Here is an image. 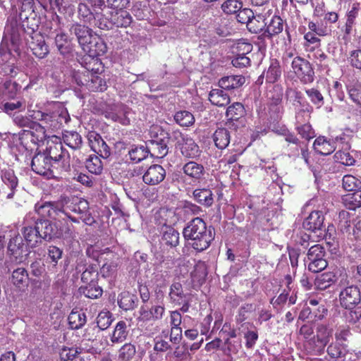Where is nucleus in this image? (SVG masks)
Returning <instances> with one entry per match:
<instances>
[{
	"label": "nucleus",
	"instance_id": "obj_1",
	"mask_svg": "<svg viewBox=\"0 0 361 361\" xmlns=\"http://www.w3.org/2000/svg\"><path fill=\"white\" fill-rule=\"evenodd\" d=\"M183 235L188 244L195 250L202 252L207 249L214 240L211 229L201 218L192 219L184 228Z\"/></svg>",
	"mask_w": 361,
	"mask_h": 361
},
{
	"label": "nucleus",
	"instance_id": "obj_2",
	"mask_svg": "<svg viewBox=\"0 0 361 361\" xmlns=\"http://www.w3.org/2000/svg\"><path fill=\"white\" fill-rule=\"evenodd\" d=\"M37 115L40 116L38 119L41 123L51 130L59 129L70 120L67 109L59 103L54 104L49 111L38 112Z\"/></svg>",
	"mask_w": 361,
	"mask_h": 361
},
{
	"label": "nucleus",
	"instance_id": "obj_3",
	"mask_svg": "<svg viewBox=\"0 0 361 361\" xmlns=\"http://www.w3.org/2000/svg\"><path fill=\"white\" fill-rule=\"evenodd\" d=\"M267 14H269L268 10H264L262 13L253 16L251 10L245 8L238 14V20L242 23H246L251 32L259 33L265 28Z\"/></svg>",
	"mask_w": 361,
	"mask_h": 361
},
{
	"label": "nucleus",
	"instance_id": "obj_4",
	"mask_svg": "<svg viewBox=\"0 0 361 361\" xmlns=\"http://www.w3.org/2000/svg\"><path fill=\"white\" fill-rule=\"evenodd\" d=\"M44 154L49 157L51 161H53V164L56 166L58 169L64 171H67L69 169V157L67 153L63 152V146L61 142H48V146Z\"/></svg>",
	"mask_w": 361,
	"mask_h": 361
},
{
	"label": "nucleus",
	"instance_id": "obj_5",
	"mask_svg": "<svg viewBox=\"0 0 361 361\" xmlns=\"http://www.w3.org/2000/svg\"><path fill=\"white\" fill-rule=\"evenodd\" d=\"M291 68L302 83L307 84L313 82L314 72L307 60L300 56L295 57L291 63Z\"/></svg>",
	"mask_w": 361,
	"mask_h": 361
},
{
	"label": "nucleus",
	"instance_id": "obj_6",
	"mask_svg": "<svg viewBox=\"0 0 361 361\" xmlns=\"http://www.w3.org/2000/svg\"><path fill=\"white\" fill-rule=\"evenodd\" d=\"M8 243V252L17 261L22 262L27 254V248L23 239L17 231L11 232Z\"/></svg>",
	"mask_w": 361,
	"mask_h": 361
},
{
	"label": "nucleus",
	"instance_id": "obj_7",
	"mask_svg": "<svg viewBox=\"0 0 361 361\" xmlns=\"http://www.w3.org/2000/svg\"><path fill=\"white\" fill-rule=\"evenodd\" d=\"M32 169L36 173L51 178L54 176L53 169H58L51 163L46 154L38 153L34 156L31 164Z\"/></svg>",
	"mask_w": 361,
	"mask_h": 361
},
{
	"label": "nucleus",
	"instance_id": "obj_8",
	"mask_svg": "<svg viewBox=\"0 0 361 361\" xmlns=\"http://www.w3.org/2000/svg\"><path fill=\"white\" fill-rule=\"evenodd\" d=\"M59 204L60 212L64 215H68L70 212L80 215L86 214L89 209L88 202L84 199L63 198L59 201Z\"/></svg>",
	"mask_w": 361,
	"mask_h": 361
},
{
	"label": "nucleus",
	"instance_id": "obj_9",
	"mask_svg": "<svg viewBox=\"0 0 361 361\" xmlns=\"http://www.w3.org/2000/svg\"><path fill=\"white\" fill-rule=\"evenodd\" d=\"M361 301V294L357 286L350 285L339 293V302L342 307L354 308Z\"/></svg>",
	"mask_w": 361,
	"mask_h": 361
},
{
	"label": "nucleus",
	"instance_id": "obj_10",
	"mask_svg": "<svg viewBox=\"0 0 361 361\" xmlns=\"http://www.w3.org/2000/svg\"><path fill=\"white\" fill-rule=\"evenodd\" d=\"M130 114L129 109L123 104H115L109 106L104 112L106 118L111 119L124 126L130 124Z\"/></svg>",
	"mask_w": 361,
	"mask_h": 361
},
{
	"label": "nucleus",
	"instance_id": "obj_11",
	"mask_svg": "<svg viewBox=\"0 0 361 361\" xmlns=\"http://www.w3.org/2000/svg\"><path fill=\"white\" fill-rule=\"evenodd\" d=\"M267 20L265 21V28L262 35L271 38L273 36L281 33L283 30V21L279 16L273 13L271 9H268Z\"/></svg>",
	"mask_w": 361,
	"mask_h": 361
},
{
	"label": "nucleus",
	"instance_id": "obj_12",
	"mask_svg": "<svg viewBox=\"0 0 361 361\" xmlns=\"http://www.w3.org/2000/svg\"><path fill=\"white\" fill-rule=\"evenodd\" d=\"M36 224L39 229V236L42 240H50L53 238H59L58 226L60 222H51L47 219H37Z\"/></svg>",
	"mask_w": 361,
	"mask_h": 361
},
{
	"label": "nucleus",
	"instance_id": "obj_13",
	"mask_svg": "<svg viewBox=\"0 0 361 361\" xmlns=\"http://www.w3.org/2000/svg\"><path fill=\"white\" fill-rule=\"evenodd\" d=\"M1 179L4 184V194L6 199L13 200L16 193L18 180L14 172L11 169L2 171Z\"/></svg>",
	"mask_w": 361,
	"mask_h": 361
},
{
	"label": "nucleus",
	"instance_id": "obj_14",
	"mask_svg": "<svg viewBox=\"0 0 361 361\" xmlns=\"http://www.w3.org/2000/svg\"><path fill=\"white\" fill-rule=\"evenodd\" d=\"M165 176V169L160 165L154 164L149 167L142 178L146 184L155 185L162 182Z\"/></svg>",
	"mask_w": 361,
	"mask_h": 361
},
{
	"label": "nucleus",
	"instance_id": "obj_15",
	"mask_svg": "<svg viewBox=\"0 0 361 361\" xmlns=\"http://www.w3.org/2000/svg\"><path fill=\"white\" fill-rule=\"evenodd\" d=\"M35 212L42 218H55L60 212L59 201L37 202L35 206Z\"/></svg>",
	"mask_w": 361,
	"mask_h": 361
},
{
	"label": "nucleus",
	"instance_id": "obj_16",
	"mask_svg": "<svg viewBox=\"0 0 361 361\" xmlns=\"http://www.w3.org/2000/svg\"><path fill=\"white\" fill-rule=\"evenodd\" d=\"M89 142L91 149L102 158H107L110 155V149L102 137L97 133L89 135Z\"/></svg>",
	"mask_w": 361,
	"mask_h": 361
},
{
	"label": "nucleus",
	"instance_id": "obj_17",
	"mask_svg": "<svg viewBox=\"0 0 361 361\" xmlns=\"http://www.w3.org/2000/svg\"><path fill=\"white\" fill-rule=\"evenodd\" d=\"M21 233L28 246L35 247L42 243V240L39 236L36 221L34 226L25 225L21 229Z\"/></svg>",
	"mask_w": 361,
	"mask_h": 361
},
{
	"label": "nucleus",
	"instance_id": "obj_18",
	"mask_svg": "<svg viewBox=\"0 0 361 361\" xmlns=\"http://www.w3.org/2000/svg\"><path fill=\"white\" fill-rule=\"evenodd\" d=\"M324 216L322 212L314 211L311 212L303 222L305 229L316 231L322 229L324 226Z\"/></svg>",
	"mask_w": 361,
	"mask_h": 361
},
{
	"label": "nucleus",
	"instance_id": "obj_19",
	"mask_svg": "<svg viewBox=\"0 0 361 361\" xmlns=\"http://www.w3.org/2000/svg\"><path fill=\"white\" fill-rule=\"evenodd\" d=\"M98 37L93 35L91 31L88 35L83 36V37L78 41V43L85 53L88 54L90 56H94L99 54V52L97 51L96 49L98 44Z\"/></svg>",
	"mask_w": 361,
	"mask_h": 361
},
{
	"label": "nucleus",
	"instance_id": "obj_20",
	"mask_svg": "<svg viewBox=\"0 0 361 361\" xmlns=\"http://www.w3.org/2000/svg\"><path fill=\"white\" fill-rule=\"evenodd\" d=\"M183 173L193 180H200L204 175V166L195 161H189L183 167Z\"/></svg>",
	"mask_w": 361,
	"mask_h": 361
},
{
	"label": "nucleus",
	"instance_id": "obj_21",
	"mask_svg": "<svg viewBox=\"0 0 361 361\" xmlns=\"http://www.w3.org/2000/svg\"><path fill=\"white\" fill-rule=\"evenodd\" d=\"M180 150L182 154L188 158H196L200 156V150L195 141L188 137L182 136Z\"/></svg>",
	"mask_w": 361,
	"mask_h": 361
},
{
	"label": "nucleus",
	"instance_id": "obj_22",
	"mask_svg": "<svg viewBox=\"0 0 361 361\" xmlns=\"http://www.w3.org/2000/svg\"><path fill=\"white\" fill-rule=\"evenodd\" d=\"M147 143L148 151L152 156L162 158L167 154L168 148L165 140H163V137L158 140H148Z\"/></svg>",
	"mask_w": 361,
	"mask_h": 361
},
{
	"label": "nucleus",
	"instance_id": "obj_23",
	"mask_svg": "<svg viewBox=\"0 0 361 361\" xmlns=\"http://www.w3.org/2000/svg\"><path fill=\"white\" fill-rule=\"evenodd\" d=\"M20 87L14 81L6 80L0 86V97L5 99H13L16 98Z\"/></svg>",
	"mask_w": 361,
	"mask_h": 361
},
{
	"label": "nucleus",
	"instance_id": "obj_24",
	"mask_svg": "<svg viewBox=\"0 0 361 361\" xmlns=\"http://www.w3.org/2000/svg\"><path fill=\"white\" fill-rule=\"evenodd\" d=\"M313 147L314 150L322 155H329L336 149L335 142L326 140L323 137L317 138Z\"/></svg>",
	"mask_w": 361,
	"mask_h": 361
},
{
	"label": "nucleus",
	"instance_id": "obj_25",
	"mask_svg": "<svg viewBox=\"0 0 361 361\" xmlns=\"http://www.w3.org/2000/svg\"><path fill=\"white\" fill-rule=\"evenodd\" d=\"M245 82V78L243 76L230 75L222 78L219 81V85L222 89L231 90L240 87Z\"/></svg>",
	"mask_w": 361,
	"mask_h": 361
},
{
	"label": "nucleus",
	"instance_id": "obj_26",
	"mask_svg": "<svg viewBox=\"0 0 361 361\" xmlns=\"http://www.w3.org/2000/svg\"><path fill=\"white\" fill-rule=\"evenodd\" d=\"M337 273L329 271L322 274L315 279V286L318 289L324 290L337 281Z\"/></svg>",
	"mask_w": 361,
	"mask_h": 361
},
{
	"label": "nucleus",
	"instance_id": "obj_27",
	"mask_svg": "<svg viewBox=\"0 0 361 361\" xmlns=\"http://www.w3.org/2000/svg\"><path fill=\"white\" fill-rule=\"evenodd\" d=\"M111 20L116 27H127L132 23V17L125 10L116 11L111 14Z\"/></svg>",
	"mask_w": 361,
	"mask_h": 361
},
{
	"label": "nucleus",
	"instance_id": "obj_28",
	"mask_svg": "<svg viewBox=\"0 0 361 361\" xmlns=\"http://www.w3.org/2000/svg\"><path fill=\"white\" fill-rule=\"evenodd\" d=\"M193 197L198 203L207 207H210L214 202L212 192L207 188L195 190Z\"/></svg>",
	"mask_w": 361,
	"mask_h": 361
},
{
	"label": "nucleus",
	"instance_id": "obj_29",
	"mask_svg": "<svg viewBox=\"0 0 361 361\" xmlns=\"http://www.w3.org/2000/svg\"><path fill=\"white\" fill-rule=\"evenodd\" d=\"M161 241L164 245L171 247H176L179 243V233L171 227H166L163 231Z\"/></svg>",
	"mask_w": 361,
	"mask_h": 361
},
{
	"label": "nucleus",
	"instance_id": "obj_30",
	"mask_svg": "<svg viewBox=\"0 0 361 361\" xmlns=\"http://www.w3.org/2000/svg\"><path fill=\"white\" fill-rule=\"evenodd\" d=\"M209 99L212 104L219 106H224L230 103L229 96L222 90L219 89L211 90L209 94Z\"/></svg>",
	"mask_w": 361,
	"mask_h": 361
},
{
	"label": "nucleus",
	"instance_id": "obj_31",
	"mask_svg": "<svg viewBox=\"0 0 361 361\" xmlns=\"http://www.w3.org/2000/svg\"><path fill=\"white\" fill-rule=\"evenodd\" d=\"M169 296L178 305L188 301L187 295L183 293L182 285L178 282H174L171 286Z\"/></svg>",
	"mask_w": 361,
	"mask_h": 361
},
{
	"label": "nucleus",
	"instance_id": "obj_32",
	"mask_svg": "<svg viewBox=\"0 0 361 361\" xmlns=\"http://www.w3.org/2000/svg\"><path fill=\"white\" fill-rule=\"evenodd\" d=\"M12 283L20 289L25 288L28 284V274L24 268H18L13 271Z\"/></svg>",
	"mask_w": 361,
	"mask_h": 361
},
{
	"label": "nucleus",
	"instance_id": "obj_33",
	"mask_svg": "<svg viewBox=\"0 0 361 361\" xmlns=\"http://www.w3.org/2000/svg\"><path fill=\"white\" fill-rule=\"evenodd\" d=\"M214 141L219 149H225L230 143V133L226 128H219L214 133Z\"/></svg>",
	"mask_w": 361,
	"mask_h": 361
},
{
	"label": "nucleus",
	"instance_id": "obj_34",
	"mask_svg": "<svg viewBox=\"0 0 361 361\" xmlns=\"http://www.w3.org/2000/svg\"><path fill=\"white\" fill-rule=\"evenodd\" d=\"M63 140L66 145L73 149L80 148L82 143V137L75 131H66Z\"/></svg>",
	"mask_w": 361,
	"mask_h": 361
},
{
	"label": "nucleus",
	"instance_id": "obj_35",
	"mask_svg": "<svg viewBox=\"0 0 361 361\" xmlns=\"http://www.w3.org/2000/svg\"><path fill=\"white\" fill-rule=\"evenodd\" d=\"M332 336V330L325 325H319L317 329L316 338L319 348H324Z\"/></svg>",
	"mask_w": 361,
	"mask_h": 361
},
{
	"label": "nucleus",
	"instance_id": "obj_36",
	"mask_svg": "<svg viewBox=\"0 0 361 361\" xmlns=\"http://www.w3.org/2000/svg\"><path fill=\"white\" fill-rule=\"evenodd\" d=\"M153 319L152 312L149 310H147L144 307H141L140 310V316L137 317L138 324L141 327L146 326V331L152 334H154L153 324H149V322Z\"/></svg>",
	"mask_w": 361,
	"mask_h": 361
},
{
	"label": "nucleus",
	"instance_id": "obj_37",
	"mask_svg": "<svg viewBox=\"0 0 361 361\" xmlns=\"http://www.w3.org/2000/svg\"><path fill=\"white\" fill-rule=\"evenodd\" d=\"M176 122L183 127H189L194 124L195 119L193 114L188 111H179L174 115Z\"/></svg>",
	"mask_w": 361,
	"mask_h": 361
},
{
	"label": "nucleus",
	"instance_id": "obj_38",
	"mask_svg": "<svg viewBox=\"0 0 361 361\" xmlns=\"http://www.w3.org/2000/svg\"><path fill=\"white\" fill-rule=\"evenodd\" d=\"M281 73L279 63L276 60H272L264 75L267 82L274 83L280 78Z\"/></svg>",
	"mask_w": 361,
	"mask_h": 361
},
{
	"label": "nucleus",
	"instance_id": "obj_39",
	"mask_svg": "<svg viewBox=\"0 0 361 361\" xmlns=\"http://www.w3.org/2000/svg\"><path fill=\"white\" fill-rule=\"evenodd\" d=\"M128 335L127 325L124 321L117 323L112 333L111 341L113 343H121L126 340Z\"/></svg>",
	"mask_w": 361,
	"mask_h": 361
},
{
	"label": "nucleus",
	"instance_id": "obj_40",
	"mask_svg": "<svg viewBox=\"0 0 361 361\" xmlns=\"http://www.w3.org/2000/svg\"><path fill=\"white\" fill-rule=\"evenodd\" d=\"M55 44L59 51L63 55H66L71 51L72 47L71 42L68 40L67 35L64 33L56 35Z\"/></svg>",
	"mask_w": 361,
	"mask_h": 361
},
{
	"label": "nucleus",
	"instance_id": "obj_41",
	"mask_svg": "<svg viewBox=\"0 0 361 361\" xmlns=\"http://www.w3.org/2000/svg\"><path fill=\"white\" fill-rule=\"evenodd\" d=\"M68 322L71 329H78L86 323V316L82 312L72 311L68 316Z\"/></svg>",
	"mask_w": 361,
	"mask_h": 361
},
{
	"label": "nucleus",
	"instance_id": "obj_42",
	"mask_svg": "<svg viewBox=\"0 0 361 361\" xmlns=\"http://www.w3.org/2000/svg\"><path fill=\"white\" fill-rule=\"evenodd\" d=\"M86 169L94 174H100L103 170V164L101 159L95 155H90L85 162Z\"/></svg>",
	"mask_w": 361,
	"mask_h": 361
},
{
	"label": "nucleus",
	"instance_id": "obj_43",
	"mask_svg": "<svg viewBox=\"0 0 361 361\" xmlns=\"http://www.w3.org/2000/svg\"><path fill=\"white\" fill-rule=\"evenodd\" d=\"M135 296L128 292H123L119 295L118 305L124 310L134 308L135 306Z\"/></svg>",
	"mask_w": 361,
	"mask_h": 361
},
{
	"label": "nucleus",
	"instance_id": "obj_44",
	"mask_svg": "<svg viewBox=\"0 0 361 361\" xmlns=\"http://www.w3.org/2000/svg\"><path fill=\"white\" fill-rule=\"evenodd\" d=\"M98 271L96 265H89L81 274V280L84 283H97Z\"/></svg>",
	"mask_w": 361,
	"mask_h": 361
},
{
	"label": "nucleus",
	"instance_id": "obj_45",
	"mask_svg": "<svg viewBox=\"0 0 361 361\" xmlns=\"http://www.w3.org/2000/svg\"><path fill=\"white\" fill-rule=\"evenodd\" d=\"M117 260H109L105 262L100 269V274L104 278H113L116 276L118 269Z\"/></svg>",
	"mask_w": 361,
	"mask_h": 361
},
{
	"label": "nucleus",
	"instance_id": "obj_46",
	"mask_svg": "<svg viewBox=\"0 0 361 361\" xmlns=\"http://www.w3.org/2000/svg\"><path fill=\"white\" fill-rule=\"evenodd\" d=\"M80 291L87 298L95 299L102 295V289L97 285V283L87 284L84 287H81Z\"/></svg>",
	"mask_w": 361,
	"mask_h": 361
},
{
	"label": "nucleus",
	"instance_id": "obj_47",
	"mask_svg": "<svg viewBox=\"0 0 361 361\" xmlns=\"http://www.w3.org/2000/svg\"><path fill=\"white\" fill-rule=\"evenodd\" d=\"M343 187L348 191H357L361 189V180L352 175H345L343 178Z\"/></svg>",
	"mask_w": 361,
	"mask_h": 361
},
{
	"label": "nucleus",
	"instance_id": "obj_48",
	"mask_svg": "<svg viewBox=\"0 0 361 361\" xmlns=\"http://www.w3.org/2000/svg\"><path fill=\"white\" fill-rule=\"evenodd\" d=\"M226 114L229 120H238L243 116L244 107L242 104L235 102L228 107Z\"/></svg>",
	"mask_w": 361,
	"mask_h": 361
},
{
	"label": "nucleus",
	"instance_id": "obj_49",
	"mask_svg": "<svg viewBox=\"0 0 361 361\" xmlns=\"http://www.w3.org/2000/svg\"><path fill=\"white\" fill-rule=\"evenodd\" d=\"M148 149L144 147H133L128 152L130 159L135 162H140L148 155Z\"/></svg>",
	"mask_w": 361,
	"mask_h": 361
},
{
	"label": "nucleus",
	"instance_id": "obj_50",
	"mask_svg": "<svg viewBox=\"0 0 361 361\" xmlns=\"http://www.w3.org/2000/svg\"><path fill=\"white\" fill-rule=\"evenodd\" d=\"M324 247L319 244L312 245L308 250L306 262L324 259Z\"/></svg>",
	"mask_w": 361,
	"mask_h": 361
},
{
	"label": "nucleus",
	"instance_id": "obj_51",
	"mask_svg": "<svg viewBox=\"0 0 361 361\" xmlns=\"http://www.w3.org/2000/svg\"><path fill=\"white\" fill-rule=\"evenodd\" d=\"M87 86L95 92H103L106 89V82L101 77L92 74L91 79L87 81Z\"/></svg>",
	"mask_w": 361,
	"mask_h": 361
},
{
	"label": "nucleus",
	"instance_id": "obj_52",
	"mask_svg": "<svg viewBox=\"0 0 361 361\" xmlns=\"http://www.w3.org/2000/svg\"><path fill=\"white\" fill-rule=\"evenodd\" d=\"M223 12L226 14H233L242 11V4L238 0H226L221 6Z\"/></svg>",
	"mask_w": 361,
	"mask_h": 361
},
{
	"label": "nucleus",
	"instance_id": "obj_53",
	"mask_svg": "<svg viewBox=\"0 0 361 361\" xmlns=\"http://www.w3.org/2000/svg\"><path fill=\"white\" fill-rule=\"evenodd\" d=\"M358 15V8L353 5L351 10L347 13V20L345 25V34L348 35L351 33L353 27L355 24V19Z\"/></svg>",
	"mask_w": 361,
	"mask_h": 361
},
{
	"label": "nucleus",
	"instance_id": "obj_54",
	"mask_svg": "<svg viewBox=\"0 0 361 361\" xmlns=\"http://www.w3.org/2000/svg\"><path fill=\"white\" fill-rule=\"evenodd\" d=\"M135 352V345L131 343H126L121 348L118 357L123 361H128L133 358Z\"/></svg>",
	"mask_w": 361,
	"mask_h": 361
},
{
	"label": "nucleus",
	"instance_id": "obj_55",
	"mask_svg": "<svg viewBox=\"0 0 361 361\" xmlns=\"http://www.w3.org/2000/svg\"><path fill=\"white\" fill-rule=\"evenodd\" d=\"M305 93L314 105L321 107L324 104V97L318 90L315 88L306 89Z\"/></svg>",
	"mask_w": 361,
	"mask_h": 361
},
{
	"label": "nucleus",
	"instance_id": "obj_56",
	"mask_svg": "<svg viewBox=\"0 0 361 361\" xmlns=\"http://www.w3.org/2000/svg\"><path fill=\"white\" fill-rule=\"evenodd\" d=\"M111 313L108 311H102L97 318V326L102 330L107 329L111 325Z\"/></svg>",
	"mask_w": 361,
	"mask_h": 361
},
{
	"label": "nucleus",
	"instance_id": "obj_57",
	"mask_svg": "<svg viewBox=\"0 0 361 361\" xmlns=\"http://www.w3.org/2000/svg\"><path fill=\"white\" fill-rule=\"evenodd\" d=\"M334 157L337 161L345 166H352L355 161L348 152L338 151L335 154Z\"/></svg>",
	"mask_w": 361,
	"mask_h": 361
},
{
	"label": "nucleus",
	"instance_id": "obj_58",
	"mask_svg": "<svg viewBox=\"0 0 361 361\" xmlns=\"http://www.w3.org/2000/svg\"><path fill=\"white\" fill-rule=\"evenodd\" d=\"M56 222H60L59 226H58V232L60 233L59 234V238L61 237H73V232L71 228L68 226L67 221L63 219H55Z\"/></svg>",
	"mask_w": 361,
	"mask_h": 361
},
{
	"label": "nucleus",
	"instance_id": "obj_59",
	"mask_svg": "<svg viewBox=\"0 0 361 361\" xmlns=\"http://www.w3.org/2000/svg\"><path fill=\"white\" fill-rule=\"evenodd\" d=\"M32 49L33 54L40 59L45 57L49 53L48 46L44 40H40L37 44H33Z\"/></svg>",
	"mask_w": 361,
	"mask_h": 361
},
{
	"label": "nucleus",
	"instance_id": "obj_60",
	"mask_svg": "<svg viewBox=\"0 0 361 361\" xmlns=\"http://www.w3.org/2000/svg\"><path fill=\"white\" fill-rule=\"evenodd\" d=\"M345 350L344 346L332 343L328 347L327 353L332 358H342Z\"/></svg>",
	"mask_w": 361,
	"mask_h": 361
},
{
	"label": "nucleus",
	"instance_id": "obj_61",
	"mask_svg": "<svg viewBox=\"0 0 361 361\" xmlns=\"http://www.w3.org/2000/svg\"><path fill=\"white\" fill-rule=\"evenodd\" d=\"M345 309L348 311L345 313V317L348 322L354 324L361 318V307Z\"/></svg>",
	"mask_w": 361,
	"mask_h": 361
},
{
	"label": "nucleus",
	"instance_id": "obj_62",
	"mask_svg": "<svg viewBox=\"0 0 361 361\" xmlns=\"http://www.w3.org/2000/svg\"><path fill=\"white\" fill-rule=\"evenodd\" d=\"M286 97L288 100L293 104V106H301V100L302 99V92L290 89L286 92Z\"/></svg>",
	"mask_w": 361,
	"mask_h": 361
},
{
	"label": "nucleus",
	"instance_id": "obj_63",
	"mask_svg": "<svg viewBox=\"0 0 361 361\" xmlns=\"http://www.w3.org/2000/svg\"><path fill=\"white\" fill-rule=\"evenodd\" d=\"M306 263H308V269L314 273L319 272L327 267L326 259L310 261Z\"/></svg>",
	"mask_w": 361,
	"mask_h": 361
},
{
	"label": "nucleus",
	"instance_id": "obj_64",
	"mask_svg": "<svg viewBox=\"0 0 361 361\" xmlns=\"http://www.w3.org/2000/svg\"><path fill=\"white\" fill-rule=\"evenodd\" d=\"M350 98L357 104L361 105V87L359 86L350 87L348 89Z\"/></svg>",
	"mask_w": 361,
	"mask_h": 361
}]
</instances>
